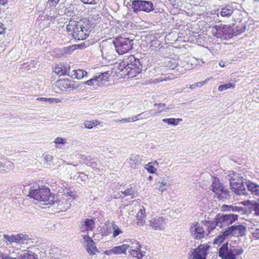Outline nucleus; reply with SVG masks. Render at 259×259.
<instances>
[{
    "label": "nucleus",
    "instance_id": "nucleus-57",
    "mask_svg": "<svg viewBox=\"0 0 259 259\" xmlns=\"http://www.w3.org/2000/svg\"><path fill=\"white\" fill-rule=\"evenodd\" d=\"M59 1L60 0H48L47 4L50 7H55Z\"/></svg>",
    "mask_w": 259,
    "mask_h": 259
},
{
    "label": "nucleus",
    "instance_id": "nucleus-5",
    "mask_svg": "<svg viewBox=\"0 0 259 259\" xmlns=\"http://www.w3.org/2000/svg\"><path fill=\"white\" fill-rule=\"evenodd\" d=\"M210 189L215 193L214 197L219 200L225 201L230 199L229 191L224 187L223 184L216 177L213 178Z\"/></svg>",
    "mask_w": 259,
    "mask_h": 259
},
{
    "label": "nucleus",
    "instance_id": "nucleus-28",
    "mask_svg": "<svg viewBox=\"0 0 259 259\" xmlns=\"http://www.w3.org/2000/svg\"><path fill=\"white\" fill-rule=\"evenodd\" d=\"M137 220L138 222L136 223L137 226H142L145 224V221L144 218L145 217V209L143 207V209L141 208L137 213Z\"/></svg>",
    "mask_w": 259,
    "mask_h": 259
},
{
    "label": "nucleus",
    "instance_id": "nucleus-44",
    "mask_svg": "<svg viewBox=\"0 0 259 259\" xmlns=\"http://www.w3.org/2000/svg\"><path fill=\"white\" fill-rule=\"evenodd\" d=\"M146 252L145 251H141V250H138L137 251H134L132 252V254L131 255L133 257H136L138 258H142L144 256H145Z\"/></svg>",
    "mask_w": 259,
    "mask_h": 259
},
{
    "label": "nucleus",
    "instance_id": "nucleus-26",
    "mask_svg": "<svg viewBox=\"0 0 259 259\" xmlns=\"http://www.w3.org/2000/svg\"><path fill=\"white\" fill-rule=\"evenodd\" d=\"M229 237L227 231L225 228L222 230L221 234L219 235L214 240L213 243L216 244H220L222 243L225 239L228 238Z\"/></svg>",
    "mask_w": 259,
    "mask_h": 259
},
{
    "label": "nucleus",
    "instance_id": "nucleus-21",
    "mask_svg": "<svg viewBox=\"0 0 259 259\" xmlns=\"http://www.w3.org/2000/svg\"><path fill=\"white\" fill-rule=\"evenodd\" d=\"M244 185H246L247 195L250 192L253 195L259 196V185L258 184L248 181Z\"/></svg>",
    "mask_w": 259,
    "mask_h": 259
},
{
    "label": "nucleus",
    "instance_id": "nucleus-48",
    "mask_svg": "<svg viewBox=\"0 0 259 259\" xmlns=\"http://www.w3.org/2000/svg\"><path fill=\"white\" fill-rule=\"evenodd\" d=\"M4 238L7 241H8L10 243L12 242L15 243L16 235H4Z\"/></svg>",
    "mask_w": 259,
    "mask_h": 259
},
{
    "label": "nucleus",
    "instance_id": "nucleus-31",
    "mask_svg": "<svg viewBox=\"0 0 259 259\" xmlns=\"http://www.w3.org/2000/svg\"><path fill=\"white\" fill-rule=\"evenodd\" d=\"M205 233V232L204 230V229L202 227H200L199 226V225H198V226L195 230V232L193 233V235H192V236L194 239H202L204 237Z\"/></svg>",
    "mask_w": 259,
    "mask_h": 259
},
{
    "label": "nucleus",
    "instance_id": "nucleus-41",
    "mask_svg": "<svg viewBox=\"0 0 259 259\" xmlns=\"http://www.w3.org/2000/svg\"><path fill=\"white\" fill-rule=\"evenodd\" d=\"M251 205V209L254 211V214L259 216V202L252 201Z\"/></svg>",
    "mask_w": 259,
    "mask_h": 259
},
{
    "label": "nucleus",
    "instance_id": "nucleus-43",
    "mask_svg": "<svg viewBox=\"0 0 259 259\" xmlns=\"http://www.w3.org/2000/svg\"><path fill=\"white\" fill-rule=\"evenodd\" d=\"M152 162H149L147 164L145 165L144 168L151 174H155L157 171V169L151 165Z\"/></svg>",
    "mask_w": 259,
    "mask_h": 259
},
{
    "label": "nucleus",
    "instance_id": "nucleus-56",
    "mask_svg": "<svg viewBox=\"0 0 259 259\" xmlns=\"http://www.w3.org/2000/svg\"><path fill=\"white\" fill-rule=\"evenodd\" d=\"M232 250L235 256L236 255L241 254L243 252V250L241 248L239 249L232 248Z\"/></svg>",
    "mask_w": 259,
    "mask_h": 259
},
{
    "label": "nucleus",
    "instance_id": "nucleus-33",
    "mask_svg": "<svg viewBox=\"0 0 259 259\" xmlns=\"http://www.w3.org/2000/svg\"><path fill=\"white\" fill-rule=\"evenodd\" d=\"M233 12V9L231 7H225L222 8L220 15L222 17L228 18Z\"/></svg>",
    "mask_w": 259,
    "mask_h": 259
},
{
    "label": "nucleus",
    "instance_id": "nucleus-59",
    "mask_svg": "<svg viewBox=\"0 0 259 259\" xmlns=\"http://www.w3.org/2000/svg\"><path fill=\"white\" fill-rule=\"evenodd\" d=\"M252 235L254 238L259 239V228L255 229L254 231L252 233Z\"/></svg>",
    "mask_w": 259,
    "mask_h": 259
},
{
    "label": "nucleus",
    "instance_id": "nucleus-27",
    "mask_svg": "<svg viewBox=\"0 0 259 259\" xmlns=\"http://www.w3.org/2000/svg\"><path fill=\"white\" fill-rule=\"evenodd\" d=\"M120 211L119 213L120 215H125L127 216L128 218L129 217L128 215H127L126 213L128 211V215H133L134 214V210L133 209V206L132 205L128 204L126 205L123 206H120Z\"/></svg>",
    "mask_w": 259,
    "mask_h": 259
},
{
    "label": "nucleus",
    "instance_id": "nucleus-46",
    "mask_svg": "<svg viewBox=\"0 0 259 259\" xmlns=\"http://www.w3.org/2000/svg\"><path fill=\"white\" fill-rule=\"evenodd\" d=\"M135 120H136V118H135V116H134V117H132L124 118L121 119L116 120L115 122H122V123H125V122H132L135 121Z\"/></svg>",
    "mask_w": 259,
    "mask_h": 259
},
{
    "label": "nucleus",
    "instance_id": "nucleus-14",
    "mask_svg": "<svg viewBox=\"0 0 259 259\" xmlns=\"http://www.w3.org/2000/svg\"><path fill=\"white\" fill-rule=\"evenodd\" d=\"M219 256L222 259H236L232 248L228 249V242L224 243L219 249Z\"/></svg>",
    "mask_w": 259,
    "mask_h": 259
},
{
    "label": "nucleus",
    "instance_id": "nucleus-13",
    "mask_svg": "<svg viewBox=\"0 0 259 259\" xmlns=\"http://www.w3.org/2000/svg\"><path fill=\"white\" fill-rule=\"evenodd\" d=\"M84 241L86 242V249L88 253L92 256L96 255L99 251L97 249L95 242L88 235L83 236Z\"/></svg>",
    "mask_w": 259,
    "mask_h": 259
},
{
    "label": "nucleus",
    "instance_id": "nucleus-37",
    "mask_svg": "<svg viewBox=\"0 0 259 259\" xmlns=\"http://www.w3.org/2000/svg\"><path fill=\"white\" fill-rule=\"evenodd\" d=\"M156 114V112L153 111V110H148L145 112H143L138 115L135 116V118H136V120H139L140 118L142 119L145 117H149L151 115H155Z\"/></svg>",
    "mask_w": 259,
    "mask_h": 259
},
{
    "label": "nucleus",
    "instance_id": "nucleus-8",
    "mask_svg": "<svg viewBox=\"0 0 259 259\" xmlns=\"http://www.w3.org/2000/svg\"><path fill=\"white\" fill-rule=\"evenodd\" d=\"M103 58L111 60L114 58L116 52L114 42L103 41L101 45Z\"/></svg>",
    "mask_w": 259,
    "mask_h": 259
},
{
    "label": "nucleus",
    "instance_id": "nucleus-36",
    "mask_svg": "<svg viewBox=\"0 0 259 259\" xmlns=\"http://www.w3.org/2000/svg\"><path fill=\"white\" fill-rule=\"evenodd\" d=\"M121 193L124 196H131L132 198H135L137 196V193L135 187H131L124 191H121Z\"/></svg>",
    "mask_w": 259,
    "mask_h": 259
},
{
    "label": "nucleus",
    "instance_id": "nucleus-35",
    "mask_svg": "<svg viewBox=\"0 0 259 259\" xmlns=\"http://www.w3.org/2000/svg\"><path fill=\"white\" fill-rule=\"evenodd\" d=\"M127 246H128L127 250L131 255L132 254V252L140 250L141 247V244L138 242L131 243V244H127Z\"/></svg>",
    "mask_w": 259,
    "mask_h": 259
},
{
    "label": "nucleus",
    "instance_id": "nucleus-29",
    "mask_svg": "<svg viewBox=\"0 0 259 259\" xmlns=\"http://www.w3.org/2000/svg\"><path fill=\"white\" fill-rule=\"evenodd\" d=\"M164 66L168 69L173 70L175 69L179 65L177 60L174 59H167L164 62Z\"/></svg>",
    "mask_w": 259,
    "mask_h": 259
},
{
    "label": "nucleus",
    "instance_id": "nucleus-55",
    "mask_svg": "<svg viewBox=\"0 0 259 259\" xmlns=\"http://www.w3.org/2000/svg\"><path fill=\"white\" fill-rule=\"evenodd\" d=\"M36 100L38 101H41V102H49L50 103H51L56 99H54V98H47L41 97V98H38Z\"/></svg>",
    "mask_w": 259,
    "mask_h": 259
},
{
    "label": "nucleus",
    "instance_id": "nucleus-61",
    "mask_svg": "<svg viewBox=\"0 0 259 259\" xmlns=\"http://www.w3.org/2000/svg\"><path fill=\"white\" fill-rule=\"evenodd\" d=\"M53 158V156L49 154H47L44 156V159L46 162L51 161Z\"/></svg>",
    "mask_w": 259,
    "mask_h": 259
},
{
    "label": "nucleus",
    "instance_id": "nucleus-39",
    "mask_svg": "<svg viewBox=\"0 0 259 259\" xmlns=\"http://www.w3.org/2000/svg\"><path fill=\"white\" fill-rule=\"evenodd\" d=\"M245 29V26L243 24H240L237 25L236 27V29L234 30L235 36L237 35L244 32Z\"/></svg>",
    "mask_w": 259,
    "mask_h": 259
},
{
    "label": "nucleus",
    "instance_id": "nucleus-49",
    "mask_svg": "<svg viewBox=\"0 0 259 259\" xmlns=\"http://www.w3.org/2000/svg\"><path fill=\"white\" fill-rule=\"evenodd\" d=\"M66 139H63L61 137H58L55 139L54 143H55L56 145H64L66 143Z\"/></svg>",
    "mask_w": 259,
    "mask_h": 259
},
{
    "label": "nucleus",
    "instance_id": "nucleus-10",
    "mask_svg": "<svg viewBox=\"0 0 259 259\" xmlns=\"http://www.w3.org/2000/svg\"><path fill=\"white\" fill-rule=\"evenodd\" d=\"M49 204H52L54 208H56L59 211H65L68 209L70 205L69 200L67 199L65 197H59L54 199V200L50 203Z\"/></svg>",
    "mask_w": 259,
    "mask_h": 259
},
{
    "label": "nucleus",
    "instance_id": "nucleus-40",
    "mask_svg": "<svg viewBox=\"0 0 259 259\" xmlns=\"http://www.w3.org/2000/svg\"><path fill=\"white\" fill-rule=\"evenodd\" d=\"M235 87V84L232 83H228L226 84L221 85L218 88V90L220 92H223L228 89L233 88Z\"/></svg>",
    "mask_w": 259,
    "mask_h": 259
},
{
    "label": "nucleus",
    "instance_id": "nucleus-52",
    "mask_svg": "<svg viewBox=\"0 0 259 259\" xmlns=\"http://www.w3.org/2000/svg\"><path fill=\"white\" fill-rule=\"evenodd\" d=\"M84 83L86 84L89 85H95V86H99V84H98V82H97V80L96 79V78H92L87 81L84 82Z\"/></svg>",
    "mask_w": 259,
    "mask_h": 259
},
{
    "label": "nucleus",
    "instance_id": "nucleus-2",
    "mask_svg": "<svg viewBox=\"0 0 259 259\" xmlns=\"http://www.w3.org/2000/svg\"><path fill=\"white\" fill-rule=\"evenodd\" d=\"M67 31L72 32V34L75 39L78 40H84L89 36L91 30L90 27L85 22H78L70 20L67 25Z\"/></svg>",
    "mask_w": 259,
    "mask_h": 259
},
{
    "label": "nucleus",
    "instance_id": "nucleus-15",
    "mask_svg": "<svg viewBox=\"0 0 259 259\" xmlns=\"http://www.w3.org/2000/svg\"><path fill=\"white\" fill-rule=\"evenodd\" d=\"M148 223L147 226L156 230H162L165 228L164 220L162 217L151 218Z\"/></svg>",
    "mask_w": 259,
    "mask_h": 259
},
{
    "label": "nucleus",
    "instance_id": "nucleus-42",
    "mask_svg": "<svg viewBox=\"0 0 259 259\" xmlns=\"http://www.w3.org/2000/svg\"><path fill=\"white\" fill-rule=\"evenodd\" d=\"M210 80V78H207L201 82H198L195 83L194 84L190 85L189 88L191 89H195L196 87H201L205 84L207 83V82Z\"/></svg>",
    "mask_w": 259,
    "mask_h": 259
},
{
    "label": "nucleus",
    "instance_id": "nucleus-11",
    "mask_svg": "<svg viewBox=\"0 0 259 259\" xmlns=\"http://www.w3.org/2000/svg\"><path fill=\"white\" fill-rule=\"evenodd\" d=\"M229 236L238 237L243 236L246 231L245 227L242 225H233L226 228Z\"/></svg>",
    "mask_w": 259,
    "mask_h": 259
},
{
    "label": "nucleus",
    "instance_id": "nucleus-34",
    "mask_svg": "<svg viewBox=\"0 0 259 259\" xmlns=\"http://www.w3.org/2000/svg\"><path fill=\"white\" fill-rule=\"evenodd\" d=\"M71 72L72 76L74 75L77 79H81L87 75V72L82 69L72 70Z\"/></svg>",
    "mask_w": 259,
    "mask_h": 259
},
{
    "label": "nucleus",
    "instance_id": "nucleus-9",
    "mask_svg": "<svg viewBox=\"0 0 259 259\" xmlns=\"http://www.w3.org/2000/svg\"><path fill=\"white\" fill-rule=\"evenodd\" d=\"M116 52L119 54H123L133 48V40L121 37L114 42Z\"/></svg>",
    "mask_w": 259,
    "mask_h": 259
},
{
    "label": "nucleus",
    "instance_id": "nucleus-60",
    "mask_svg": "<svg viewBox=\"0 0 259 259\" xmlns=\"http://www.w3.org/2000/svg\"><path fill=\"white\" fill-rule=\"evenodd\" d=\"M78 178L80 179L81 181H85L88 178V176L84 174L81 172L79 173Z\"/></svg>",
    "mask_w": 259,
    "mask_h": 259
},
{
    "label": "nucleus",
    "instance_id": "nucleus-19",
    "mask_svg": "<svg viewBox=\"0 0 259 259\" xmlns=\"http://www.w3.org/2000/svg\"><path fill=\"white\" fill-rule=\"evenodd\" d=\"M54 71L55 73L59 76H61L62 75H66L72 77V74L71 72L70 68L67 65H58L54 68Z\"/></svg>",
    "mask_w": 259,
    "mask_h": 259
},
{
    "label": "nucleus",
    "instance_id": "nucleus-23",
    "mask_svg": "<svg viewBox=\"0 0 259 259\" xmlns=\"http://www.w3.org/2000/svg\"><path fill=\"white\" fill-rule=\"evenodd\" d=\"M127 244H122L120 246L114 247L112 249L105 251L106 254L113 253L114 254H121L124 253L128 249Z\"/></svg>",
    "mask_w": 259,
    "mask_h": 259
},
{
    "label": "nucleus",
    "instance_id": "nucleus-25",
    "mask_svg": "<svg viewBox=\"0 0 259 259\" xmlns=\"http://www.w3.org/2000/svg\"><path fill=\"white\" fill-rule=\"evenodd\" d=\"M31 239L26 234H18L16 235L15 243L18 244H27Z\"/></svg>",
    "mask_w": 259,
    "mask_h": 259
},
{
    "label": "nucleus",
    "instance_id": "nucleus-1",
    "mask_svg": "<svg viewBox=\"0 0 259 259\" xmlns=\"http://www.w3.org/2000/svg\"><path fill=\"white\" fill-rule=\"evenodd\" d=\"M221 210L223 211L228 212L229 213L217 214L218 221L220 223V228L231 225L238 220V215L234 213H243L244 211L243 207L234 205L223 204Z\"/></svg>",
    "mask_w": 259,
    "mask_h": 259
},
{
    "label": "nucleus",
    "instance_id": "nucleus-63",
    "mask_svg": "<svg viewBox=\"0 0 259 259\" xmlns=\"http://www.w3.org/2000/svg\"><path fill=\"white\" fill-rule=\"evenodd\" d=\"M0 259H19V257H12L8 255H0Z\"/></svg>",
    "mask_w": 259,
    "mask_h": 259
},
{
    "label": "nucleus",
    "instance_id": "nucleus-4",
    "mask_svg": "<svg viewBox=\"0 0 259 259\" xmlns=\"http://www.w3.org/2000/svg\"><path fill=\"white\" fill-rule=\"evenodd\" d=\"M28 196L34 199L39 201L45 202V204L48 205L54 200L55 196L50 195V190L46 187L34 188L31 187Z\"/></svg>",
    "mask_w": 259,
    "mask_h": 259
},
{
    "label": "nucleus",
    "instance_id": "nucleus-53",
    "mask_svg": "<svg viewBox=\"0 0 259 259\" xmlns=\"http://www.w3.org/2000/svg\"><path fill=\"white\" fill-rule=\"evenodd\" d=\"M4 161L5 166H4V168H6L7 169H11L13 168V163L12 162L8 160L7 159H5V160Z\"/></svg>",
    "mask_w": 259,
    "mask_h": 259
},
{
    "label": "nucleus",
    "instance_id": "nucleus-22",
    "mask_svg": "<svg viewBox=\"0 0 259 259\" xmlns=\"http://www.w3.org/2000/svg\"><path fill=\"white\" fill-rule=\"evenodd\" d=\"M142 158L140 155L137 154H131L130 156L128 163L132 168H135L141 164Z\"/></svg>",
    "mask_w": 259,
    "mask_h": 259
},
{
    "label": "nucleus",
    "instance_id": "nucleus-6",
    "mask_svg": "<svg viewBox=\"0 0 259 259\" xmlns=\"http://www.w3.org/2000/svg\"><path fill=\"white\" fill-rule=\"evenodd\" d=\"M211 31L213 36L222 39L228 40L235 36L234 30L230 26L217 25L211 28Z\"/></svg>",
    "mask_w": 259,
    "mask_h": 259
},
{
    "label": "nucleus",
    "instance_id": "nucleus-50",
    "mask_svg": "<svg viewBox=\"0 0 259 259\" xmlns=\"http://www.w3.org/2000/svg\"><path fill=\"white\" fill-rule=\"evenodd\" d=\"M199 224L198 222H194L193 223H191L190 224V231L191 232V235H193V233H194L197 227L198 226Z\"/></svg>",
    "mask_w": 259,
    "mask_h": 259
},
{
    "label": "nucleus",
    "instance_id": "nucleus-17",
    "mask_svg": "<svg viewBox=\"0 0 259 259\" xmlns=\"http://www.w3.org/2000/svg\"><path fill=\"white\" fill-rule=\"evenodd\" d=\"M95 227L93 219H83L80 222V229L82 232L92 231Z\"/></svg>",
    "mask_w": 259,
    "mask_h": 259
},
{
    "label": "nucleus",
    "instance_id": "nucleus-16",
    "mask_svg": "<svg viewBox=\"0 0 259 259\" xmlns=\"http://www.w3.org/2000/svg\"><path fill=\"white\" fill-rule=\"evenodd\" d=\"M207 249V247L204 245H199L197 248L193 250V259H205Z\"/></svg>",
    "mask_w": 259,
    "mask_h": 259
},
{
    "label": "nucleus",
    "instance_id": "nucleus-54",
    "mask_svg": "<svg viewBox=\"0 0 259 259\" xmlns=\"http://www.w3.org/2000/svg\"><path fill=\"white\" fill-rule=\"evenodd\" d=\"M168 176L164 175L163 177V181H161V179H156V182L161 185L164 186L166 185V182L168 181Z\"/></svg>",
    "mask_w": 259,
    "mask_h": 259
},
{
    "label": "nucleus",
    "instance_id": "nucleus-7",
    "mask_svg": "<svg viewBox=\"0 0 259 259\" xmlns=\"http://www.w3.org/2000/svg\"><path fill=\"white\" fill-rule=\"evenodd\" d=\"M132 9L135 13L140 11L150 13L154 10V5L151 1L134 0L132 2Z\"/></svg>",
    "mask_w": 259,
    "mask_h": 259
},
{
    "label": "nucleus",
    "instance_id": "nucleus-24",
    "mask_svg": "<svg viewBox=\"0 0 259 259\" xmlns=\"http://www.w3.org/2000/svg\"><path fill=\"white\" fill-rule=\"evenodd\" d=\"M203 224L207 227L208 233H210V231L215 229L217 226L220 227V223L218 221L217 215L213 221H205V222H203Z\"/></svg>",
    "mask_w": 259,
    "mask_h": 259
},
{
    "label": "nucleus",
    "instance_id": "nucleus-64",
    "mask_svg": "<svg viewBox=\"0 0 259 259\" xmlns=\"http://www.w3.org/2000/svg\"><path fill=\"white\" fill-rule=\"evenodd\" d=\"M5 28L4 27V25L0 22V34L4 32Z\"/></svg>",
    "mask_w": 259,
    "mask_h": 259
},
{
    "label": "nucleus",
    "instance_id": "nucleus-38",
    "mask_svg": "<svg viewBox=\"0 0 259 259\" xmlns=\"http://www.w3.org/2000/svg\"><path fill=\"white\" fill-rule=\"evenodd\" d=\"M75 195L76 193L75 192L71 191L69 189L66 188L64 191V194L62 195V196L65 197V198L69 200V199H68L69 197H72L74 198H75Z\"/></svg>",
    "mask_w": 259,
    "mask_h": 259
},
{
    "label": "nucleus",
    "instance_id": "nucleus-51",
    "mask_svg": "<svg viewBox=\"0 0 259 259\" xmlns=\"http://www.w3.org/2000/svg\"><path fill=\"white\" fill-rule=\"evenodd\" d=\"M84 127L87 128L91 129L93 127L94 125H97L95 122L90 121H85L83 123Z\"/></svg>",
    "mask_w": 259,
    "mask_h": 259
},
{
    "label": "nucleus",
    "instance_id": "nucleus-47",
    "mask_svg": "<svg viewBox=\"0 0 259 259\" xmlns=\"http://www.w3.org/2000/svg\"><path fill=\"white\" fill-rule=\"evenodd\" d=\"M162 121L167 123L168 125L177 126V123L176 122V120H175L174 118H164Z\"/></svg>",
    "mask_w": 259,
    "mask_h": 259
},
{
    "label": "nucleus",
    "instance_id": "nucleus-30",
    "mask_svg": "<svg viewBox=\"0 0 259 259\" xmlns=\"http://www.w3.org/2000/svg\"><path fill=\"white\" fill-rule=\"evenodd\" d=\"M20 259H38L36 253L29 250H25L24 252L19 256Z\"/></svg>",
    "mask_w": 259,
    "mask_h": 259
},
{
    "label": "nucleus",
    "instance_id": "nucleus-58",
    "mask_svg": "<svg viewBox=\"0 0 259 259\" xmlns=\"http://www.w3.org/2000/svg\"><path fill=\"white\" fill-rule=\"evenodd\" d=\"M84 4L93 5L96 4L98 0H80Z\"/></svg>",
    "mask_w": 259,
    "mask_h": 259
},
{
    "label": "nucleus",
    "instance_id": "nucleus-18",
    "mask_svg": "<svg viewBox=\"0 0 259 259\" xmlns=\"http://www.w3.org/2000/svg\"><path fill=\"white\" fill-rule=\"evenodd\" d=\"M56 86L60 91L62 92H66L69 89H76L78 87H74L73 85H71V81L67 79H61L57 81L56 83Z\"/></svg>",
    "mask_w": 259,
    "mask_h": 259
},
{
    "label": "nucleus",
    "instance_id": "nucleus-32",
    "mask_svg": "<svg viewBox=\"0 0 259 259\" xmlns=\"http://www.w3.org/2000/svg\"><path fill=\"white\" fill-rule=\"evenodd\" d=\"M109 74L108 72H105L101 74L96 76V79L98 83L99 86L104 84L105 82L108 80Z\"/></svg>",
    "mask_w": 259,
    "mask_h": 259
},
{
    "label": "nucleus",
    "instance_id": "nucleus-3",
    "mask_svg": "<svg viewBox=\"0 0 259 259\" xmlns=\"http://www.w3.org/2000/svg\"><path fill=\"white\" fill-rule=\"evenodd\" d=\"M122 63L123 68L121 69V71L123 75H127L128 78L136 76L142 71V62L134 55H131L124 59Z\"/></svg>",
    "mask_w": 259,
    "mask_h": 259
},
{
    "label": "nucleus",
    "instance_id": "nucleus-45",
    "mask_svg": "<svg viewBox=\"0 0 259 259\" xmlns=\"http://www.w3.org/2000/svg\"><path fill=\"white\" fill-rule=\"evenodd\" d=\"M113 235L112 236L115 238L118 235H119L120 234H121L122 233V231L120 229V228L115 224L113 225Z\"/></svg>",
    "mask_w": 259,
    "mask_h": 259
},
{
    "label": "nucleus",
    "instance_id": "nucleus-12",
    "mask_svg": "<svg viewBox=\"0 0 259 259\" xmlns=\"http://www.w3.org/2000/svg\"><path fill=\"white\" fill-rule=\"evenodd\" d=\"M226 178L230 183V187L232 190V189H237L238 191V189H237L235 187H236V184L238 183L242 182V179L243 177L241 176L238 173L235 172L233 171H230L228 172V174L227 175Z\"/></svg>",
    "mask_w": 259,
    "mask_h": 259
},
{
    "label": "nucleus",
    "instance_id": "nucleus-20",
    "mask_svg": "<svg viewBox=\"0 0 259 259\" xmlns=\"http://www.w3.org/2000/svg\"><path fill=\"white\" fill-rule=\"evenodd\" d=\"M247 181L248 180L243 178L242 179V182L238 183L236 184V187H235L237 189H238V190L240 191H238L237 189L235 190L234 189H232V191L239 195H247V190L246 189V185H244Z\"/></svg>",
    "mask_w": 259,
    "mask_h": 259
},
{
    "label": "nucleus",
    "instance_id": "nucleus-62",
    "mask_svg": "<svg viewBox=\"0 0 259 259\" xmlns=\"http://www.w3.org/2000/svg\"><path fill=\"white\" fill-rule=\"evenodd\" d=\"M86 164L88 166H91L93 168H95L97 166L96 163L91 161L88 162Z\"/></svg>",
    "mask_w": 259,
    "mask_h": 259
}]
</instances>
